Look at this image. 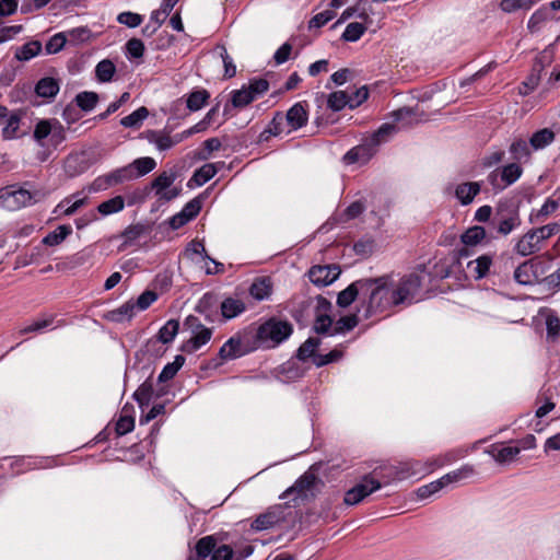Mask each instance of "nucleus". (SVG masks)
I'll list each match as a JSON object with an SVG mask.
<instances>
[{
    "mask_svg": "<svg viewBox=\"0 0 560 560\" xmlns=\"http://www.w3.org/2000/svg\"><path fill=\"white\" fill-rule=\"evenodd\" d=\"M389 276L363 279L364 304L366 305V316L396 306V303L392 302L394 298L393 289L389 288Z\"/></svg>",
    "mask_w": 560,
    "mask_h": 560,
    "instance_id": "nucleus-1",
    "label": "nucleus"
},
{
    "mask_svg": "<svg viewBox=\"0 0 560 560\" xmlns=\"http://www.w3.org/2000/svg\"><path fill=\"white\" fill-rule=\"evenodd\" d=\"M293 332V325L278 317H270L257 328H253L256 349H272L287 340Z\"/></svg>",
    "mask_w": 560,
    "mask_h": 560,
    "instance_id": "nucleus-2",
    "label": "nucleus"
},
{
    "mask_svg": "<svg viewBox=\"0 0 560 560\" xmlns=\"http://www.w3.org/2000/svg\"><path fill=\"white\" fill-rule=\"evenodd\" d=\"M255 350L257 349L256 343L254 342L253 328L248 327L236 332L225 341L219 350V357L223 361H229L243 357Z\"/></svg>",
    "mask_w": 560,
    "mask_h": 560,
    "instance_id": "nucleus-3",
    "label": "nucleus"
},
{
    "mask_svg": "<svg viewBox=\"0 0 560 560\" xmlns=\"http://www.w3.org/2000/svg\"><path fill=\"white\" fill-rule=\"evenodd\" d=\"M37 192L33 194L24 188H15V186H7L0 189V205L9 210L27 207L36 201Z\"/></svg>",
    "mask_w": 560,
    "mask_h": 560,
    "instance_id": "nucleus-4",
    "label": "nucleus"
},
{
    "mask_svg": "<svg viewBox=\"0 0 560 560\" xmlns=\"http://www.w3.org/2000/svg\"><path fill=\"white\" fill-rule=\"evenodd\" d=\"M421 277L416 273H410L402 277L396 288L393 289L392 302L397 305L410 304L416 299L421 289Z\"/></svg>",
    "mask_w": 560,
    "mask_h": 560,
    "instance_id": "nucleus-5",
    "label": "nucleus"
},
{
    "mask_svg": "<svg viewBox=\"0 0 560 560\" xmlns=\"http://www.w3.org/2000/svg\"><path fill=\"white\" fill-rule=\"evenodd\" d=\"M381 488V482L371 477H364L361 483H358L345 494L343 502L347 505L360 503L365 497Z\"/></svg>",
    "mask_w": 560,
    "mask_h": 560,
    "instance_id": "nucleus-6",
    "label": "nucleus"
},
{
    "mask_svg": "<svg viewBox=\"0 0 560 560\" xmlns=\"http://www.w3.org/2000/svg\"><path fill=\"white\" fill-rule=\"evenodd\" d=\"M136 179L133 167L126 165L95 179L96 189H105L125 182Z\"/></svg>",
    "mask_w": 560,
    "mask_h": 560,
    "instance_id": "nucleus-7",
    "label": "nucleus"
},
{
    "mask_svg": "<svg viewBox=\"0 0 560 560\" xmlns=\"http://www.w3.org/2000/svg\"><path fill=\"white\" fill-rule=\"evenodd\" d=\"M340 272L337 265L313 266L308 271V278L312 283L326 287L337 280Z\"/></svg>",
    "mask_w": 560,
    "mask_h": 560,
    "instance_id": "nucleus-8",
    "label": "nucleus"
},
{
    "mask_svg": "<svg viewBox=\"0 0 560 560\" xmlns=\"http://www.w3.org/2000/svg\"><path fill=\"white\" fill-rule=\"evenodd\" d=\"M377 147L376 142L369 138L363 143L349 150L345 154L343 160L347 164H364L376 153Z\"/></svg>",
    "mask_w": 560,
    "mask_h": 560,
    "instance_id": "nucleus-9",
    "label": "nucleus"
},
{
    "mask_svg": "<svg viewBox=\"0 0 560 560\" xmlns=\"http://www.w3.org/2000/svg\"><path fill=\"white\" fill-rule=\"evenodd\" d=\"M493 264V256L489 254L481 255L467 262V273L475 280H480L488 276Z\"/></svg>",
    "mask_w": 560,
    "mask_h": 560,
    "instance_id": "nucleus-10",
    "label": "nucleus"
},
{
    "mask_svg": "<svg viewBox=\"0 0 560 560\" xmlns=\"http://www.w3.org/2000/svg\"><path fill=\"white\" fill-rule=\"evenodd\" d=\"M358 296H361L364 302V285L363 279H359L349 284L342 290L337 296V304L340 307H348L351 305Z\"/></svg>",
    "mask_w": 560,
    "mask_h": 560,
    "instance_id": "nucleus-11",
    "label": "nucleus"
},
{
    "mask_svg": "<svg viewBox=\"0 0 560 560\" xmlns=\"http://www.w3.org/2000/svg\"><path fill=\"white\" fill-rule=\"evenodd\" d=\"M285 119L293 130L302 128L308 120L307 105L301 102L295 103L287 112Z\"/></svg>",
    "mask_w": 560,
    "mask_h": 560,
    "instance_id": "nucleus-12",
    "label": "nucleus"
},
{
    "mask_svg": "<svg viewBox=\"0 0 560 560\" xmlns=\"http://www.w3.org/2000/svg\"><path fill=\"white\" fill-rule=\"evenodd\" d=\"M540 241L533 230L524 234L515 245V252L521 256H529L540 249Z\"/></svg>",
    "mask_w": 560,
    "mask_h": 560,
    "instance_id": "nucleus-13",
    "label": "nucleus"
},
{
    "mask_svg": "<svg viewBox=\"0 0 560 560\" xmlns=\"http://www.w3.org/2000/svg\"><path fill=\"white\" fill-rule=\"evenodd\" d=\"M495 221L498 232L503 235H508L521 224L518 213L514 209L511 210L508 214H505L502 210L498 211Z\"/></svg>",
    "mask_w": 560,
    "mask_h": 560,
    "instance_id": "nucleus-14",
    "label": "nucleus"
},
{
    "mask_svg": "<svg viewBox=\"0 0 560 560\" xmlns=\"http://www.w3.org/2000/svg\"><path fill=\"white\" fill-rule=\"evenodd\" d=\"M22 117V110L9 112L8 117L4 119L5 126L2 129V138L4 140H12L23 136V133H20Z\"/></svg>",
    "mask_w": 560,
    "mask_h": 560,
    "instance_id": "nucleus-15",
    "label": "nucleus"
},
{
    "mask_svg": "<svg viewBox=\"0 0 560 560\" xmlns=\"http://www.w3.org/2000/svg\"><path fill=\"white\" fill-rule=\"evenodd\" d=\"M211 337L212 329H201L191 335L190 338L183 343L182 350L186 353H194L209 342Z\"/></svg>",
    "mask_w": 560,
    "mask_h": 560,
    "instance_id": "nucleus-16",
    "label": "nucleus"
},
{
    "mask_svg": "<svg viewBox=\"0 0 560 560\" xmlns=\"http://www.w3.org/2000/svg\"><path fill=\"white\" fill-rule=\"evenodd\" d=\"M281 522V515L278 510H269L266 513L258 515L252 523V528L255 530H265L272 528Z\"/></svg>",
    "mask_w": 560,
    "mask_h": 560,
    "instance_id": "nucleus-17",
    "label": "nucleus"
},
{
    "mask_svg": "<svg viewBox=\"0 0 560 560\" xmlns=\"http://www.w3.org/2000/svg\"><path fill=\"white\" fill-rule=\"evenodd\" d=\"M220 308L224 319H232L242 314L246 310V305L240 299L226 298L222 301Z\"/></svg>",
    "mask_w": 560,
    "mask_h": 560,
    "instance_id": "nucleus-18",
    "label": "nucleus"
},
{
    "mask_svg": "<svg viewBox=\"0 0 560 560\" xmlns=\"http://www.w3.org/2000/svg\"><path fill=\"white\" fill-rule=\"evenodd\" d=\"M144 137L150 143H153L160 151L168 150L176 144L174 137H171L168 133H164L158 130H148L145 131Z\"/></svg>",
    "mask_w": 560,
    "mask_h": 560,
    "instance_id": "nucleus-19",
    "label": "nucleus"
},
{
    "mask_svg": "<svg viewBox=\"0 0 560 560\" xmlns=\"http://www.w3.org/2000/svg\"><path fill=\"white\" fill-rule=\"evenodd\" d=\"M552 19H555V14H550V8L542 5L532 14L527 23V28L530 33H536L540 31L545 22Z\"/></svg>",
    "mask_w": 560,
    "mask_h": 560,
    "instance_id": "nucleus-20",
    "label": "nucleus"
},
{
    "mask_svg": "<svg viewBox=\"0 0 560 560\" xmlns=\"http://www.w3.org/2000/svg\"><path fill=\"white\" fill-rule=\"evenodd\" d=\"M272 291V284L269 278H258L256 279L250 288L249 294L257 301H262L268 299Z\"/></svg>",
    "mask_w": 560,
    "mask_h": 560,
    "instance_id": "nucleus-21",
    "label": "nucleus"
},
{
    "mask_svg": "<svg viewBox=\"0 0 560 560\" xmlns=\"http://www.w3.org/2000/svg\"><path fill=\"white\" fill-rule=\"evenodd\" d=\"M475 475V468L472 465H464L460 468L453 470L440 478L443 487H446L454 482H459Z\"/></svg>",
    "mask_w": 560,
    "mask_h": 560,
    "instance_id": "nucleus-22",
    "label": "nucleus"
},
{
    "mask_svg": "<svg viewBox=\"0 0 560 560\" xmlns=\"http://www.w3.org/2000/svg\"><path fill=\"white\" fill-rule=\"evenodd\" d=\"M480 191V185L476 182L463 183L455 190L456 197L463 205L470 203Z\"/></svg>",
    "mask_w": 560,
    "mask_h": 560,
    "instance_id": "nucleus-23",
    "label": "nucleus"
},
{
    "mask_svg": "<svg viewBox=\"0 0 560 560\" xmlns=\"http://www.w3.org/2000/svg\"><path fill=\"white\" fill-rule=\"evenodd\" d=\"M136 314V305L133 301H128L124 303L121 306H119L116 310H113L108 312L107 319L115 322V323H121L125 319L130 320Z\"/></svg>",
    "mask_w": 560,
    "mask_h": 560,
    "instance_id": "nucleus-24",
    "label": "nucleus"
},
{
    "mask_svg": "<svg viewBox=\"0 0 560 560\" xmlns=\"http://www.w3.org/2000/svg\"><path fill=\"white\" fill-rule=\"evenodd\" d=\"M553 140L555 132L549 128H544L533 133L529 138V145L534 150H541L552 143Z\"/></svg>",
    "mask_w": 560,
    "mask_h": 560,
    "instance_id": "nucleus-25",
    "label": "nucleus"
},
{
    "mask_svg": "<svg viewBox=\"0 0 560 560\" xmlns=\"http://www.w3.org/2000/svg\"><path fill=\"white\" fill-rule=\"evenodd\" d=\"M58 81L50 77L40 79L35 86L36 94L40 97L46 98L54 97L58 93Z\"/></svg>",
    "mask_w": 560,
    "mask_h": 560,
    "instance_id": "nucleus-26",
    "label": "nucleus"
},
{
    "mask_svg": "<svg viewBox=\"0 0 560 560\" xmlns=\"http://www.w3.org/2000/svg\"><path fill=\"white\" fill-rule=\"evenodd\" d=\"M319 345L320 340L318 338L310 337L298 349L296 358L301 361L312 359V362L314 363V357L318 355L316 350L319 347Z\"/></svg>",
    "mask_w": 560,
    "mask_h": 560,
    "instance_id": "nucleus-27",
    "label": "nucleus"
},
{
    "mask_svg": "<svg viewBox=\"0 0 560 560\" xmlns=\"http://www.w3.org/2000/svg\"><path fill=\"white\" fill-rule=\"evenodd\" d=\"M512 159L517 162H527L530 158V145L523 139H515L510 145Z\"/></svg>",
    "mask_w": 560,
    "mask_h": 560,
    "instance_id": "nucleus-28",
    "label": "nucleus"
},
{
    "mask_svg": "<svg viewBox=\"0 0 560 560\" xmlns=\"http://www.w3.org/2000/svg\"><path fill=\"white\" fill-rule=\"evenodd\" d=\"M72 228L70 225H59L56 230L48 233L42 241L44 245L57 246L61 244L70 234Z\"/></svg>",
    "mask_w": 560,
    "mask_h": 560,
    "instance_id": "nucleus-29",
    "label": "nucleus"
},
{
    "mask_svg": "<svg viewBox=\"0 0 560 560\" xmlns=\"http://www.w3.org/2000/svg\"><path fill=\"white\" fill-rule=\"evenodd\" d=\"M153 393V384L150 380L144 381L135 392L133 398L142 410L150 405Z\"/></svg>",
    "mask_w": 560,
    "mask_h": 560,
    "instance_id": "nucleus-30",
    "label": "nucleus"
},
{
    "mask_svg": "<svg viewBox=\"0 0 560 560\" xmlns=\"http://www.w3.org/2000/svg\"><path fill=\"white\" fill-rule=\"evenodd\" d=\"M521 452L516 446L492 447L490 454L500 464L512 462Z\"/></svg>",
    "mask_w": 560,
    "mask_h": 560,
    "instance_id": "nucleus-31",
    "label": "nucleus"
},
{
    "mask_svg": "<svg viewBox=\"0 0 560 560\" xmlns=\"http://www.w3.org/2000/svg\"><path fill=\"white\" fill-rule=\"evenodd\" d=\"M217 546V540L213 536H206L200 538L196 546V553L194 556L206 560L209 556H212Z\"/></svg>",
    "mask_w": 560,
    "mask_h": 560,
    "instance_id": "nucleus-32",
    "label": "nucleus"
},
{
    "mask_svg": "<svg viewBox=\"0 0 560 560\" xmlns=\"http://www.w3.org/2000/svg\"><path fill=\"white\" fill-rule=\"evenodd\" d=\"M135 428V418L129 413V409L125 406L116 422V433L121 436L131 432Z\"/></svg>",
    "mask_w": 560,
    "mask_h": 560,
    "instance_id": "nucleus-33",
    "label": "nucleus"
},
{
    "mask_svg": "<svg viewBox=\"0 0 560 560\" xmlns=\"http://www.w3.org/2000/svg\"><path fill=\"white\" fill-rule=\"evenodd\" d=\"M350 95L346 91H336L329 94L327 100L328 107L334 112H339L346 106L350 107Z\"/></svg>",
    "mask_w": 560,
    "mask_h": 560,
    "instance_id": "nucleus-34",
    "label": "nucleus"
},
{
    "mask_svg": "<svg viewBox=\"0 0 560 560\" xmlns=\"http://www.w3.org/2000/svg\"><path fill=\"white\" fill-rule=\"evenodd\" d=\"M42 50V44L38 40H32L24 44L15 51V58L20 61H27L37 56Z\"/></svg>",
    "mask_w": 560,
    "mask_h": 560,
    "instance_id": "nucleus-35",
    "label": "nucleus"
},
{
    "mask_svg": "<svg viewBox=\"0 0 560 560\" xmlns=\"http://www.w3.org/2000/svg\"><path fill=\"white\" fill-rule=\"evenodd\" d=\"M125 207V199L121 196H116L97 206V211L102 215H109L121 211Z\"/></svg>",
    "mask_w": 560,
    "mask_h": 560,
    "instance_id": "nucleus-36",
    "label": "nucleus"
},
{
    "mask_svg": "<svg viewBox=\"0 0 560 560\" xmlns=\"http://www.w3.org/2000/svg\"><path fill=\"white\" fill-rule=\"evenodd\" d=\"M184 363H185V358L183 355H176L173 362L167 363L163 368L162 372L160 373V375L158 377V381L160 383H164V382L172 380L177 374L179 369L184 365Z\"/></svg>",
    "mask_w": 560,
    "mask_h": 560,
    "instance_id": "nucleus-37",
    "label": "nucleus"
},
{
    "mask_svg": "<svg viewBox=\"0 0 560 560\" xmlns=\"http://www.w3.org/2000/svg\"><path fill=\"white\" fill-rule=\"evenodd\" d=\"M128 165L133 167V174H136V178H138L153 171L156 166V162L153 158L145 156L136 159Z\"/></svg>",
    "mask_w": 560,
    "mask_h": 560,
    "instance_id": "nucleus-38",
    "label": "nucleus"
},
{
    "mask_svg": "<svg viewBox=\"0 0 560 560\" xmlns=\"http://www.w3.org/2000/svg\"><path fill=\"white\" fill-rule=\"evenodd\" d=\"M149 116V110L147 107L141 106L128 116L121 118L120 125L125 128H136L141 125V122Z\"/></svg>",
    "mask_w": 560,
    "mask_h": 560,
    "instance_id": "nucleus-39",
    "label": "nucleus"
},
{
    "mask_svg": "<svg viewBox=\"0 0 560 560\" xmlns=\"http://www.w3.org/2000/svg\"><path fill=\"white\" fill-rule=\"evenodd\" d=\"M315 482V476L312 474H304L302 477H300L295 483L290 487L284 495H288L290 493L296 492L299 495H304L307 490H310Z\"/></svg>",
    "mask_w": 560,
    "mask_h": 560,
    "instance_id": "nucleus-40",
    "label": "nucleus"
},
{
    "mask_svg": "<svg viewBox=\"0 0 560 560\" xmlns=\"http://www.w3.org/2000/svg\"><path fill=\"white\" fill-rule=\"evenodd\" d=\"M116 72L114 62L109 59H104L96 65L95 75L100 82H109Z\"/></svg>",
    "mask_w": 560,
    "mask_h": 560,
    "instance_id": "nucleus-41",
    "label": "nucleus"
},
{
    "mask_svg": "<svg viewBox=\"0 0 560 560\" xmlns=\"http://www.w3.org/2000/svg\"><path fill=\"white\" fill-rule=\"evenodd\" d=\"M185 255L194 260V256L195 255H199L203 260H209L210 262H212L213 265L215 266H221L222 267V264L215 261L214 259L210 258L209 255L207 254V250L205 248V245L203 243L199 242V241H191L186 249H185Z\"/></svg>",
    "mask_w": 560,
    "mask_h": 560,
    "instance_id": "nucleus-42",
    "label": "nucleus"
},
{
    "mask_svg": "<svg viewBox=\"0 0 560 560\" xmlns=\"http://www.w3.org/2000/svg\"><path fill=\"white\" fill-rule=\"evenodd\" d=\"M255 98L246 86L240 90H234L231 93V104L235 108H243L254 102Z\"/></svg>",
    "mask_w": 560,
    "mask_h": 560,
    "instance_id": "nucleus-43",
    "label": "nucleus"
},
{
    "mask_svg": "<svg viewBox=\"0 0 560 560\" xmlns=\"http://www.w3.org/2000/svg\"><path fill=\"white\" fill-rule=\"evenodd\" d=\"M217 172L218 170L214 164H205L194 173L190 180H194L198 186H202L213 178Z\"/></svg>",
    "mask_w": 560,
    "mask_h": 560,
    "instance_id": "nucleus-44",
    "label": "nucleus"
},
{
    "mask_svg": "<svg viewBox=\"0 0 560 560\" xmlns=\"http://www.w3.org/2000/svg\"><path fill=\"white\" fill-rule=\"evenodd\" d=\"M74 101L82 110L90 112L96 106L98 102V94L95 92L84 91L77 94Z\"/></svg>",
    "mask_w": 560,
    "mask_h": 560,
    "instance_id": "nucleus-45",
    "label": "nucleus"
},
{
    "mask_svg": "<svg viewBox=\"0 0 560 560\" xmlns=\"http://www.w3.org/2000/svg\"><path fill=\"white\" fill-rule=\"evenodd\" d=\"M486 237V230L482 226L475 225L466 230V232L460 236L462 242L465 245H477Z\"/></svg>",
    "mask_w": 560,
    "mask_h": 560,
    "instance_id": "nucleus-46",
    "label": "nucleus"
},
{
    "mask_svg": "<svg viewBox=\"0 0 560 560\" xmlns=\"http://www.w3.org/2000/svg\"><path fill=\"white\" fill-rule=\"evenodd\" d=\"M558 208H559L558 200L548 198L536 213L530 214V221L541 222L546 218H548L550 214L556 212Z\"/></svg>",
    "mask_w": 560,
    "mask_h": 560,
    "instance_id": "nucleus-47",
    "label": "nucleus"
},
{
    "mask_svg": "<svg viewBox=\"0 0 560 560\" xmlns=\"http://www.w3.org/2000/svg\"><path fill=\"white\" fill-rule=\"evenodd\" d=\"M179 329V322L176 319H170L166 324L159 330L158 339L162 343L171 342L175 336L177 335Z\"/></svg>",
    "mask_w": 560,
    "mask_h": 560,
    "instance_id": "nucleus-48",
    "label": "nucleus"
},
{
    "mask_svg": "<svg viewBox=\"0 0 560 560\" xmlns=\"http://www.w3.org/2000/svg\"><path fill=\"white\" fill-rule=\"evenodd\" d=\"M366 27L363 23L352 22L349 23L341 35V38L346 42H357L365 33Z\"/></svg>",
    "mask_w": 560,
    "mask_h": 560,
    "instance_id": "nucleus-49",
    "label": "nucleus"
},
{
    "mask_svg": "<svg viewBox=\"0 0 560 560\" xmlns=\"http://www.w3.org/2000/svg\"><path fill=\"white\" fill-rule=\"evenodd\" d=\"M176 179V174L173 172H162L153 182L152 188L155 189V195H161L168 188Z\"/></svg>",
    "mask_w": 560,
    "mask_h": 560,
    "instance_id": "nucleus-50",
    "label": "nucleus"
},
{
    "mask_svg": "<svg viewBox=\"0 0 560 560\" xmlns=\"http://www.w3.org/2000/svg\"><path fill=\"white\" fill-rule=\"evenodd\" d=\"M533 265L530 261L521 264L514 271V279L520 284H530L533 282Z\"/></svg>",
    "mask_w": 560,
    "mask_h": 560,
    "instance_id": "nucleus-51",
    "label": "nucleus"
},
{
    "mask_svg": "<svg viewBox=\"0 0 560 560\" xmlns=\"http://www.w3.org/2000/svg\"><path fill=\"white\" fill-rule=\"evenodd\" d=\"M55 320V315H47L43 318H37L32 324L23 327L20 330L21 335L31 334V332H39L45 328L49 327Z\"/></svg>",
    "mask_w": 560,
    "mask_h": 560,
    "instance_id": "nucleus-52",
    "label": "nucleus"
},
{
    "mask_svg": "<svg viewBox=\"0 0 560 560\" xmlns=\"http://www.w3.org/2000/svg\"><path fill=\"white\" fill-rule=\"evenodd\" d=\"M522 173L523 170L517 163H511L502 168L501 178L506 186L512 185L521 177Z\"/></svg>",
    "mask_w": 560,
    "mask_h": 560,
    "instance_id": "nucleus-53",
    "label": "nucleus"
},
{
    "mask_svg": "<svg viewBox=\"0 0 560 560\" xmlns=\"http://www.w3.org/2000/svg\"><path fill=\"white\" fill-rule=\"evenodd\" d=\"M209 93L206 90L194 91L187 98V107L192 110H199L209 98Z\"/></svg>",
    "mask_w": 560,
    "mask_h": 560,
    "instance_id": "nucleus-54",
    "label": "nucleus"
},
{
    "mask_svg": "<svg viewBox=\"0 0 560 560\" xmlns=\"http://www.w3.org/2000/svg\"><path fill=\"white\" fill-rule=\"evenodd\" d=\"M359 320L357 315H347L340 317L334 325L332 335L342 334L353 329Z\"/></svg>",
    "mask_w": 560,
    "mask_h": 560,
    "instance_id": "nucleus-55",
    "label": "nucleus"
},
{
    "mask_svg": "<svg viewBox=\"0 0 560 560\" xmlns=\"http://www.w3.org/2000/svg\"><path fill=\"white\" fill-rule=\"evenodd\" d=\"M52 130L54 122L48 119H42L36 124L33 137L37 142H42L49 135H51Z\"/></svg>",
    "mask_w": 560,
    "mask_h": 560,
    "instance_id": "nucleus-56",
    "label": "nucleus"
},
{
    "mask_svg": "<svg viewBox=\"0 0 560 560\" xmlns=\"http://www.w3.org/2000/svg\"><path fill=\"white\" fill-rule=\"evenodd\" d=\"M246 88L256 100L258 96L262 95L268 91L269 82L262 78L252 79L249 80L248 85Z\"/></svg>",
    "mask_w": 560,
    "mask_h": 560,
    "instance_id": "nucleus-57",
    "label": "nucleus"
},
{
    "mask_svg": "<svg viewBox=\"0 0 560 560\" xmlns=\"http://www.w3.org/2000/svg\"><path fill=\"white\" fill-rule=\"evenodd\" d=\"M117 21L120 24H124L128 27L133 28V27L139 26L142 23L143 19H142V15H140L138 13L126 11V12H121L118 14Z\"/></svg>",
    "mask_w": 560,
    "mask_h": 560,
    "instance_id": "nucleus-58",
    "label": "nucleus"
},
{
    "mask_svg": "<svg viewBox=\"0 0 560 560\" xmlns=\"http://www.w3.org/2000/svg\"><path fill=\"white\" fill-rule=\"evenodd\" d=\"M533 231L536 233L537 237L541 243L542 241L548 240L549 237L558 234L560 232V225L555 222L537 229H533Z\"/></svg>",
    "mask_w": 560,
    "mask_h": 560,
    "instance_id": "nucleus-59",
    "label": "nucleus"
},
{
    "mask_svg": "<svg viewBox=\"0 0 560 560\" xmlns=\"http://www.w3.org/2000/svg\"><path fill=\"white\" fill-rule=\"evenodd\" d=\"M395 132V126L392 124H383L370 138L380 145Z\"/></svg>",
    "mask_w": 560,
    "mask_h": 560,
    "instance_id": "nucleus-60",
    "label": "nucleus"
},
{
    "mask_svg": "<svg viewBox=\"0 0 560 560\" xmlns=\"http://www.w3.org/2000/svg\"><path fill=\"white\" fill-rule=\"evenodd\" d=\"M158 299V294L154 291L147 290L139 295L135 303L136 310L144 311Z\"/></svg>",
    "mask_w": 560,
    "mask_h": 560,
    "instance_id": "nucleus-61",
    "label": "nucleus"
},
{
    "mask_svg": "<svg viewBox=\"0 0 560 560\" xmlns=\"http://www.w3.org/2000/svg\"><path fill=\"white\" fill-rule=\"evenodd\" d=\"M222 143L219 138H209L203 142V150L198 154L200 160H208L213 151H218Z\"/></svg>",
    "mask_w": 560,
    "mask_h": 560,
    "instance_id": "nucleus-62",
    "label": "nucleus"
},
{
    "mask_svg": "<svg viewBox=\"0 0 560 560\" xmlns=\"http://www.w3.org/2000/svg\"><path fill=\"white\" fill-rule=\"evenodd\" d=\"M66 44V37L62 33L54 35L46 44L45 49L47 54H56L60 51Z\"/></svg>",
    "mask_w": 560,
    "mask_h": 560,
    "instance_id": "nucleus-63",
    "label": "nucleus"
},
{
    "mask_svg": "<svg viewBox=\"0 0 560 560\" xmlns=\"http://www.w3.org/2000/svg\"><path fill=\"white\" fill-rule=\"evenodd\" d=\"M127 52L132 58H141L144 54V45L139 38H131L126 44Z\"/></svg>",
    "mask_w": 560,
    "mask_h": 560,
    "instance_id": "nucleus-64",
    "label": "nucleus"
}]
</instances>
